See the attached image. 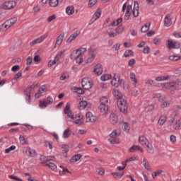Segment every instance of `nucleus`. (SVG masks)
I'll return each instance as SVG.
<instances>
[{"label":"nucleus","instance_id":"f257e3e1","mask_svg":"<svg viewBox=\"0 0 181 181\" xmlns=\"http://www.w3.org/2000/svg\"><path fill=\"white\" fill-rule=\"evenodd\" d=\"M117 107L123 114H127V112H128V105H127L125 99L119 98L117 100Z\"/></svg>","mask_w":181,"mask_h":181},{"label":"nucleus","instance_id":"f03ea898","mask_svg":"<svg viewBox=\"0 0 181 181\" xmlns=\"http://www.w3.org/2000/svg\"><path fill=\"white\" fill-rule=\"evenodd\" d=\"M81 85L85 90H90L93 87V81L90 78H83Z\"/></svg>","mask_w":181,"mask_h":181},{"label":"nucleus","instance_id":"7ed1b4c3","mask_svg":"<svg viewBox=\"0 0 181 181\" xmlns=\"http://www.w3.org/2000/svg\"><path fill=\"white\" fill-rule=\"evenodd\" d=\"M122 83H124V79H120L119 75L115 74L111 81L112 86H114V87H119Z\"/></svg>","mask_w":181,"mask_h":181},{"label":"nucleus","instance_id":"20e7f679","mask_svg":"<svg viewBox=\"0 0 181 181\" xmlns=\"http://www.w3.org/2000/svg\"><path fill=\"white\" fill-rule=\"evenodd\" d=\"M53 104V98L49 96L47 99L40 100V108H46L49 105Z\"/></svg>","mask_w":181,"mask_h":181},{"label":"nucleus","instance_id":"39448f33","mask_svg":"<svg viewBox=\"0 0 181 181\" xmlns=\"http://www.w3.org/2000/svg\"><path fill=\"white\" fill-rule=\"evenodd\" d=\"M16 21H18V18L16 17L11 18L8 20H7L4 24L3 26L4 29H9L11 26H13L15 23H16Z\"/></svg>","mask_w":181,"mask_h":181},{"label":"nucleus","instance_id":"423d86ee","mask_svg":"<svg viewBox=\"0 0 181 181\" xmlns=\"http://www.w3.org/2000/svg\"><path fill=\"white\" fill-rule=\"evenodd\" d=\"M16 6V3L13 1H6L2 4V8L8 11L9 9H13Z\"/></svg>","mask_w":181,"mask_h":181},{"label":"nucleus","instance_id":"0eeeda50","mask_svg":"<svg viewBox=\"0 0 181 181\" xmlns=\"http://www.w3.org/2000/svg\"><path fill=\"white\" fill-rule=\"evenodd\" d=\"M176 84H177V81L167 82L162 83L161 87H163V88H166L167 90H173L176 88Z\"/></svg>","mask_w":181,"mask_h":181},{"label":"nucleus","instance_id":"6e6552de","mask_svg":"<svg viewBox=\"0 0 181 181\" xmlns=\"http://www.w3.org/2000/svg\"><path fill=\"white\" fill-rule=\"evenodd\" d=\"M64 51H61L57 53V54L55 56L54 59V60H50L48 62V67H52V66H54V64H56V63H57V62H59L60 57H62V54H64Z\"/></svg>","mask_w":181,"mask_h":181},{"label":"nucleus","instance_id":"1a4fd4ad","mask_svg":"<svg viewBox=\"0 0 181 181\" xmlns=\"http://www.w3.org/2000/svg\"><path fill=\"white\" fill-rule=\"evenodd\" d=\"M98 121V117L94 115L91 112L86 113V122H96Z\"/></svg>","mask_w":181,"mask_h":181},{"label":"nucleus","instance_id":"9d476101","mask_svg":"<svg viewBox=\"0 0 181 181\" xmlns=\"http://www.w3.org/2000/svg\"><path fill=\"white\" fill-rule=\"evenodd\" d=\"M64 112L67 115L68 118H70V119H74V114L71 112L70 105L69 103H66Z\"/></svg>","mask_w":181,"mask_h":181},{"label":"nucleus","instance_id":"9b49d317","mask_svg":"<svg viewBox=\"0 0 181 181\" xmlns=\"http://www.w3.org/2000/svg\"><path fill=\"white\" fill-rule=\"evenodd\" d=\"M32 88H35V87L32 88L30 87H27L25 90V100L28 104L30 103V94L32 93Z\"/></svg>","mask_w":181,"mask_h":181},{"label":"nucleus","instance_id":"f8f14e48","mask_svg":"<svg viewBox=\"0 0 181 181\" xmlns=\"http://www.w3.org/2000/svg\"><path fill=\"white\" fill-rule=\"evenodd\" d=\"M46 37H47V35H46L39 37L38 38H37V39L33 40L31 42H30V46H35V45H39V43H42V42H43V40H45V39H46Z\"/></svg>","mask_w":181,"mask_h":181},{"label":"nucleus","instance_id":"ddd939ff","mask_svg":"<svg viewBox=\"0 0 181 181\" xmlns=\"http://www.w3.org/2000/svg\"><path fill=\"white\" fill-rule=\"evenodd\" d=\"M132 13L134 18H138L139 15V4H138V1L134 2V8L132 11Z\"/></svg>","mask_w":181,"mask_h":181},{"label":"nucleus","instance_id":"4468645a","mask_svg":"<svg viewBox=\"0 0 181 181\" xmlns=\"http://www.w3.org/2000/svg\"><path fill=\"white\" fill-rule=\"evenodd\" d=\"M47 86L46 85H42L38 90V93H35V98H40L43 93H46Z\"/></svg>","mask_w":181,"mask_h":181},{"label":"nucleus","instance_id":"2eb2a0df","mask_svg":"<svg viewBox=\"0 0 181 181\" xmlns=\"http://www.w3.org/2000/svg\"><path fill=\"white\" fill-rule=\"evenodd\" d=\"M93 71L96 76H101L103 71V65H101V64H98L96 66H95Z\"/></svg>","mask_w":181,"mask_h":181},{"label":"nucleus","instance_id":"dca6fc26","mask_svg":"<svg viewBox=\"0 0 181 181\" xmlns=\"http://www.w3.org/2000/svg\"><path fill=\"white\" fill-rule=\"evenodd\" d=\"M91 107V104L90 103H88L86 100H82L79 103L78 108L79 110H84L86 108H90Z\"/></svg>","mask_w":181,"mask_h":181},{"label":"nucleus","instance_id":"f3484780","mask_svg":"<svg viewBox=\"0 0 181 181\" xmlns=\"http://www.w3.org/2000/svg\"><path fill=\"white\" fill-rule=\"evenodd\" d=\"M164 25L167 28L172 25V16L170 14H167L164 18Z\"/></svg>","mask_w":181,"mask_h":181},{"label":"nucleus","instance_id":"a211bd4d","mask_svg":"<svg viewBox=\"0 0 181 181\" xmlns=\"http://www.w3.org/2000/svg\"><path fill=\"white\" fill-rule=\"evenodd\" d=\"M110 122L112 125H115V124H118V116L115 113L110 114Z\"/></svg>","mask_w":181,"mask_h":181},{"label":"nucleus","instance_id":"6ab92c4d","mask_svg":"<svg viewBox=\"0 0 181 181\" xmlns=\"http://www.w3.org/2000/svg\"><path fill=\"white\" fill-rule=\"evenodd\" d=\"M63 39H64V33H61L57 38L54 47H57V46H60L62 43H63Z\"/></svg>","mask_w":181,"mask_h":181},{"label":"nucleus","instance_id":"aec40b11","mask_svg":"<svg viewBox=\"0 0 181 181\" xmlns=\"http://www.w3.org/2000/svg\"><path fill=\"white\" fill-rule=\"evenodd\" d=\"M172 76L169 75H163L158 76L155 78L156 81H168V80H170Z\"/></svg>","mask_w":181,"mask_h":181},{"label":"nucleus","instance_id":"412c9836","mask_svg":"<svg viewBox=\"0 0 181 181\" xmlns=\"http://www.w3.org/2000/svg\"><path fill=\"white\" fill-rule=\"evenodd\" d=\"M130 79L132 80L133 86L134 87H136L138 84V79H136V76L135 75V73L134 72H130Z\"/></svg>","mask_w":181,"mask_h":181},{"label":"nucleus","instance_id":"4be33fe9","mask_svg":"<svg viewBox=\"0 0 181 181\" xmlns=\"http://www.w3.org/2000/svg\"><path fill=\"white\" fill-rule=\"evenodd\" d=\"M136 151H139L142 153L144 152V148H142L140 146L134 145L129 149V152H136Z\"/></svg>","mask_w":181,"mask_h":181},{"label":"nucleus","instance_id":"5701e85b","mask_svg":"<svg viewBox=\"0 0 181 181\" xmlns=\"http://www.w3.org/2000/svg\"><path fill=\"white\" fill-rule=\"evenodd\" d=\"M98 108L102 114H107L108 112V105H99Z\"/></svg>","mask_w":181,"mask_h":181},{"label":"nucleus","instance_id":"b1692460","mask_svg":"<svg viewBox=\"0 0 181 181\" xmlns=\"http://www.w3.org/2000/svg\"><path fill=\"white\" fill-rule=\"evenodd\" d=\"M139 142L140 145H142L143 146H145V145H147L149 141H148V139L144 136H141L139 137Z\"/></svg>","mask_w":181,"mask_h":181},{"label":"nucleus","instance_id":"393cba45","mask_svg":"<svg viewBox=\"0 0 181 181\" xmlns=\"http://www.w3.org/2000/svg\"><path fill=\"white\" fill-rule=\"evenodd\" d=\"M74 6H69L66 8V13L69 15V16H71V15H73L75 12Z\"/></svg>","mask_w":181,"mask_h":181},{"label":"nucleus","instance_id":"a878e982","mask_svg":"<svg viewBox=\"0 0 181 181\" xmlns=\"http://www.w3.org/2000/svg\"><path fill=\"white\" fill-rule=\"evenodd\" d=\"M112 94H113L114 97H115V98H117V100H119V98H122V95L121 94V92H119V90H118L117 89L112 90Z\"/></svg>","mask_w":181,"mask_h":181},{"label":"nucleus","instance_id":"bb28decb","mask_svg":"<svg viewBox=\"0 0 181 181\" xmlns=\"http://www.w3.org/2000/svg\"><path fill=\"white\" fill-rule=\"evenodd\" d=\"M78 36V33L74 32L72 35H70V37L66 40V43H71L76 37Z\"/></svg>","mask_w":181,"mask_h":181},{"label":"nucleus","instance_id":"cd10ccee","mask_svg":"<svg viewBox=\"0 0 181 181\" xmlns=\"http://www.w3.org/2000/svg\"><path fill=\"white\" fill-rule=\"evenodd\" d=\"M80 56V54L77 49L74 50L71 54H70V59L71 60H76V58Z\"/></svg>","mask_w":181,"mask_h":181},{"label":"nucleus","instance_id":"c85d7f7f","mask_svg":"<svg viewBox=\"0 0 181 181\" xmlns=\"http://www.w3.org/2000/svg\"><path fill=\"white\" fill-rule=\"evenodd\" d=\"M112 78V76L111 74H105L100 76L101 81H108V80H111Z\"/></svg>","mask_w":181,"mask_h":181},{"label":"nucleus","instance_id":"c756f323","mask_svg":"<svg viewBox=\"0 0 181 181\" xmlns=\"http://www.w3.org/2000/svg\"><path fill=\"white\" fill-rule=\"evenodd\" d=\"M88 53V56H90L95 59V56H97V49L94 48H89Z\"/></svg>","mask_w":181,"mask_h":181},{"label":"nucleus","instance_id":"7c9ffc66","mask_svg":"<svg viewBox=\"0 0 181 181\" xmlns=\"http://www.w3.org/2000/svg\"><path fill=\"white\" fill-rule=\"evenodd\" d=\"M45 166H48V168H49V169H51L52 170H54V172L57 171V166H56L54 163H46Z\"/></svg>","mask_w":181,"mask_h":181},{"label":"nucleus","instance_id":"2f4dec72","mask_svg":"<svg viewBox=\"0 0 181 181\" xmlns=\"http://www.w3.org/2000/svg\"><path fill=\"white\" fill-rule=\"evenodd\" d=\"M146 147L147 152H148V153H154L155 149L153 148V146H152V144L148 143V144H146Z\"/></svg>","mask_w":181,"mask_h":181},{"label":"nucleus","instance_id":"473e14b6","mask_svg":"<svg viewBox=\"0 0 181 181\" xmlns=\"http://www.w3.org/2000/svg\"><path fill=\"white\" fill-rule=\"evenodd\" d=\"M71 135V130L70 129H66L63 133V138H69Z\"/></svg>","mask_w":181,"mask_h":181},{"label":"nucleus","instance_id":"72a5a7b5","mask_svg":"<svg viewBox=\"0 0 181 181\" xmlns=\"http://www.w3.org/2000/svg\"><path fill=\"white\" fill-rule=\"evenodd\" d=\"M166 122V116L163 115L158 119V124L160 126L163 125Z\"/></svg>","mask_w":181,"mask_h":181},{"label":"nucleus","instance_id":"f704fd0d","mask_svg":"<svg viewBox=\"0 0 181 181\" xmlns=\"http://www.w3.org/2000/svg\"><path fill=\"white\" fill-rule=\"evenodd\" d=\"M100 104L104 105H107V104H108V98H107L105 96L102 97L100 100Z\"/></svg>","mask_w":181,"mask_h":181},{"label":"nucleus","instance_id":"c9c22d12","mask_svg":"<svg viewBox=\"0 0 181 181\" xmlns=\"http://www.w3.org/2000/svg\"><path fill=\"white\" fill-rule=\"evenodd\" d=\"M168 49H175L176 47V43L173 40H168Z\"/></svg>","mask_w":181,"mask_h":181},{"label":"nucleus","instance_id":"e433bc0d","mask_svg":"<svg viewBox=\"0 0 181 181\" xmlns=\"http://www.w3.org/2000/svg\"><path fill=\"white\" fill-rule=\"evenodd\" d=\"M57 5H59L58 0H49V6H52V8H56Z\"/></svg>","mask_w":181,"mask_h":181},{"label":"nucleus","instance_id":"4c0bfd02","mask_svg":"<svg viewBox=\"0 0 181 181\" xmlns=\"http://www.w3.org/2000/svg\"><path fill=\"white\" fill-rule=\"evenodd\" d=\"M162 95L160 93H153V98H158V101H164L165 98H161Z\"/></svg>","mask_w":181,"mask_h":181},{"label":"nucleus","instance_id":"58836bf2","mask_svg":"<svg viewBox=\"0 0 181 181\" xmlns=\"http://www.w3.org/2000/svg\"><path fill=\"white\" fill-rule=\"evenodd\" d=\"M81 159V154H76L71 158L73 162H78Z\"/></svg>","mask_w":181,"mask_h":181},{"label":"nucleus","instance_id":"ea45409f","mask_svg":"<svg viewBox=\"0 0 181 181\" xmlns=\"http://www.w3.org/2000/svg\"><path fill=\"white\" fill-rule=\"evenodd\" d=\"M141 163L143 166H144L145 169H146V170H149L150 169L149 164H148V161H146V158H144Z\"/></svg>","mask_w":181,"mask_h":181},{"label":"nucleus","instance_id":"a19ab883","mask_svg":"<svg viewBox=\"0 0 181 181\" xmlns=\"http://www.w3.org/2000/svg\"><path fill=\"white\" fill-rule=\"evenodd\" d=\"M134 54V52L131 49H127L125 51L124 56V57H129V56H132Z\"/></svg>","mask_w":181,"mask_h":181},{"label":"nucleus","instance_id":"79ce46f5","mask_svg":"<svg viewBox=\"0 0 181 181\" xmlns=\"http://www.w3.org/2000/svg\"><path fill=\"white\" fill-rule=\"evenodd\" d=\"M76 50L78 52L80 56H83V54H84V53H86V52H87V48L82 47V48H78Z\"/></svg>","mask_w":181,"mask_h":181},{"label":"nucleus","instance_id":"37998d69","mask_svg":"<svg viewBox=\"0 0 181 181\" xmlns=\"http://www.w3.org/2000/svg\"><path fill=\"white\" fill-rule=\"evenodd\" d=\"M73 60H76V63H77L78 64H81V63H83V56L79 55L75 59Z\"/></svg>","mask_w":181,"mask_h":181},{"label":"nucleus","instance_id":"c03bdc74","mask_svg":"<svg viewBox=\"0 0 181 181\" xmlns=\"http://www.w3.org/2000/svg\"><path fill=\"white\" fill-rule=\"evenodd\" d=\"M19 140H20V144H21V145H25V144H28V141L26 140V139H25V136H20Z\"/></svg>","mask_w":181,"mask_h":181},{"label":"nucleus","instance_id":"a18cd8bd","mask_svg":"<svg viewBox=\"0 0 181 181\" xmlns=\"http://www.w3.org/2000/svg\"><path fill=\"white\" fill-rule=\"evenodd\" d=\"M169 59L173 62H177V60H180V57L176 55L170 56Z\"/></svg>","mask_w":181,"mask_h":181},{"label":"nucleus","instance_id":"49530a36","mask_svg":"<svg viewBox=\"0 0 181 181\" xmlns=\"http://www.w3.org/2000/svg\"><path fill=\"white\" fill-rule=\"evenodd\" d=\"M180 126H181V120H178L174 125V129H175L176 131H178V129H180Z\"/></svg>","mask_w":181,"mask_h":181},{"label":"nucleus","instance_id":"de8ad7c7","mask_svg":"<svg viewBox=\"0 0 181 181\" xmlns=\"http://www.w3.org/2000/svg\"><path fill=\"white\" fill-rule=\"evenodd\" d=\"M28 153H30V156H32V158L36 156V151L33 148H30L28 149Z\"/></svg>","mask_w":181,"mask_h":181},{"label":"nucleus","instance_id":"09e8293b","mask_svg":"<svg viewBox=\"0 0 181 181\" xmlns=\"http://www.w3.org/2000/svg\"><path fill=\"white\" fill-rule=\"evenodd\" d=\"M120 133L117 132V131H113L110 134V138H117V136H119Z\"/></svg>","mask_w":181,"mask_h":181},{"label":"nucleus","instance_id":"8fccbe9b","mask_svg":"<svg viewBox=\"0 0 181 181\" xmlns=\"http://www.w3.org/2000/svg\"><path fill=\"white\" fill-rule=\"evenodd\" d=\"M149 26L150 25H145L141 28V32L143 33H146V32H148V30H149Z\"/></svg>","mask_w":181,"mask_h":181},{"label":"nucleus","instance_id":"3c124183","mask_svg":"<svg viewBox=\"0 0 181 181\" xmlns=\"http://www.w3.org/2000/svg\"><path fill=\"white\" fill-rule=\"evenodd\" d=\"M9 179H12L15 181H23V180H22L21 178H19L18 176L15 175H9Z\"/></svg>","mask_w":181,"mask_h":181},{"label":"nucleus","instance_id":"603ef678","mask_svg":"<svg viewBox=\"0 0 181 181\" xmlns=\"http://www.w3.org/2000/svg\"><path fill=\"white\" fill-rule=\"evenodd\" d=\"M16 149V146H11L9 148H6L5 150L6 153H9L11 151H15Z\"/></svg>","mask_w":181,"mask_h":181},{"label":"nucleus","instance_id":"864d4df0","mask_svg":"<svg viewBox=\"0 0 181 181\" xmlns=\"http://www.w3.org/2000/svg\"><path fill=\"white\" fill-rule=\"evenodd\" d=\"M122 129L126 132H128V131H129V124H128V123H124L122 125Z\"/></svg>","mask_w":181,"mask_h":181},{"label":"nucleus","instance_id":"5fc2aeb1","mask_svg":"<svg viewBox=\"0 0 181 181\" xmlns=\"http://www.w3.org/2000/svg\"><path fill=\"white\" fill-rule=\"evenodd\" d=\"M169 105H170V101H164L162 103L161 107L163 108H166V107H169Z\"/></svg>","mask_w":181,"mask_h":181},{"label":"nucleus","instance_id":"6e6d98bb","mask_svg":"<svg viewBox=\"0 0 181 181\" xmlns=\"http://www.w3.org/2000/svg\"><path fill=\"white\" fill-rule=\"evenodd\" d=\"M52 144L53 143L51 141H45V146L46 148H48V149H52Z\"/></svg>","mask_w":181,"mask_h":181},{"label":"nucleus","instance_id":"4d7b16f0","mask_svg":"<svg viewBox=\"0 0 181 181\" xmlns=\"http://www.w3.org/2000/svg\"><path fill=\"white\" fill-rule=\"evenodd\" d=\"M73 123L80 126V125H83V120H81V119H78L77 120L74 121Z\"/></svg>","mask_w":181,"mask_h":181},{"label":"nucleus","instance_id":"13d9d810","mask_svg":"<svg viewBox=\"0 0 181 181\" xmlns=\"http://www.w3.org/2000/svg\"><path fill=\"white\" fill-rule=\"evenodd\" d=\"M62 148H63L62 150L63 153H67V152H69V146L63 145Z\"/></svg>","mask_w":181,"mask_h":181},{"label":"nucleus","instance_id":"bf43d9fd","mask_svg":"<svg viewBox=\"0 0 181 181\" xmlns=\"http://www.w3.org/2000/svg\"><path fill=\"white\" fill-rule=\"evenodd\" d=\"M112 175L114 177H121L122 176H124V173H113Z\"/></svg>","mask_w":181,"mask_h":181},{"label":"nucleus","instance_id":"052dcab7","mask_svg":"<svg viewBox=\"0 0 181 181\" xmlns=\"http://www.w3.org/2000/svg\"><path fill=\"white\" fill-rule=\"evenodd\" d=\"M136 62H135V59H131L129 61V67H134V65L135 64Z\"/></svg>","mask_w":181,"mask_h":181},{"label":"nucleus","instance_id":"680f3d73","mask_svg":"<svg viewBox=\"0 0 181 181\" xmlns=\"http://www.w3.org/2000/svg\"><path fill=\"white\" fill-rule=\"evenodd\" d=\"M123 167L119 166L117 168V170H124L127 168V163H122Z\"/></svg>","mask_w":181,"mask_h":181},{"label":"nucleus","instance_id":"e2e57ef3","mask_svg":"<svg viewBox=\"0 0 181 181\" xmlns=\"http://www.w3.org/2000/svg\"><path fill=\"white\" fill-rule=\"evenodd\" d=\"M146 84H148V86H155V82L152 79H148L146 81Z\"/></svg>","mask_w":181,"mask_h":181},{"label":"nucleus","instance_id":"0e129e2a","mask_svg":"<svg viewBox=\"0 0 181 181\" xmlns=\"http://www.w3.org/2000/svg\"><path fill=\"white\" fill-rule=\"evenodd\" d=\"M75 90L76 93H77L78 94H83L84 93L81 88H76Z\"/></svg>","mask_w":181,"mask_h":181},{"label":"nucleus","instance_id":"69168bd1","mask_svg":"<svg viewBox=\"0 0 181 181\" xmlns=\"http://www.w3.org/2000/svg\"><path fill=\"white\" fill-rule=\"evenodd\" d=\"M27 65L29 66V64H32V62H33V59L31 57H28L26 59Z\"/></svg>","mask_w":181,"mask_h":181},{"label":"nucleus","instance_id":"338daca9","mask_svg":"<svg viewBox=\"0 0 181 181\" xmlns=\"http://www.w3.org/2000/svg\"><path fill=\"white\" fill-rule=\"evenodd\" d=\"M19 69H21V66H19V65H14L11 68V70H12V71H18V70H19Z\"/></svg>","mask_w":181,"mask_h":181},{"label":"nucleus","instance_id":"774afa93","mask_svg":"<svg viewBox=\"0 0 181 181\" xmlns=\"http://www.w3.org/2000/svg\"><path fill=\"white\" fill-rule=\"evenodd\" d=\"M54 19H56V15H52L48 17L47 21L48 22H52V21H54Z\"/></svg>","mask_w":181,"mask_h":181}]
</instances>
